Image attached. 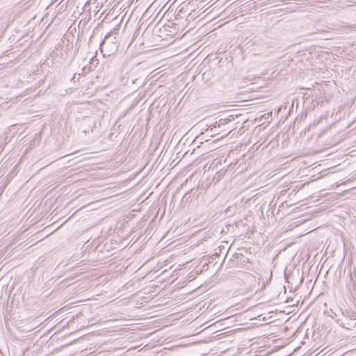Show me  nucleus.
<instances>
[{
  "mask_svg": "<svg viewBox=\"0 0 356 356\" xmlns=\"http://www.w3.org/2000/svg\"><path fill=\"white\" fill-rule=\"evenodd\" d=\"M77 74H75L74 75V77L72 78V80H74L75 78H77V76H76Z\"/></svg>",
  "mask_w": 356,
  "mask_h": 356,
  "instance_id": "39448f33",
  "label": "nucleus"
},
{
  "mask_svg": "<svg viewBox=\"0 0 356 356\" xmlns=\"http://www.w3.org/2000/svg\"><path fill=\"white\" fill-rule=\"evenodd\" d=\"M247 278H253L254 277L251 275H246Z\"/></svg>",
  "mask_w": 356,
  "mask_h": 356,
  "instance_id": "20e7f679",
  "label": "nucleus"
},
{
  "mask_svg": "<svg viewBox=\"0 0 356 356\" xmlns=\"http://www.w3.org/2000/svg\"><path fill=\"white\" fill-rule=\"evenodd\" d=\"M261 278V276L260 275V277H258V280H260Z\"/></svg>",
  "mask_w": 356,
  "mask_h": 356,
  "instance_id": "423d86ee",
  "label": "nucleus"
},
{
  "mask_svg": "<svg viewBox=\"0 0 356 356\" xmlns=\"http://www.w3.org/2000/svg\"><path fill=\"white\" fill-rule=\"evenodd\" d=\"M95 61H97H97H98V60L95 59V57H92V58H91V60H90V64H93Z\"/></svg>",
  "mask_w": 356,
  "mask_h": 356,
  "instance_id": "7ed1b4c3",
  "label": "nucleus"
},
{
  "mask_svg": "<svg viewBox=\"0 0 356 356\" xmlns=\"http://www.w3.org/2000/svg\"><path fill=\"white\" fill-rule=\"evenodd\" d=\"M99 49L104 56L106 54L108 56L114 54L118 49L117 38L115 37L111 38V35H106L101 42Z\"/></svg>",
  "mask_w": 356,
  "mask_h": 356,
  "instance_id": "f257e3e1",
  "label": "nucleus"
},
{
  "mask_svg": "<svg viewBox=\"0 0 356 356\" xmlns=\"http://www.w3.org/2000/svg\"><path fill=\"white\" fill-rule=\"evenodd\" d=\"M81 73H79L77 76L80 77L81 75L83 76L88 73H89L90 71H92V67L90 66H84L81 70Z\"/></svg>",
  "mask_w": 356,
  "mask_h": 356,
  "instance_id": "f03ea898",
  "label": "nucleus"
}]
</instances>
